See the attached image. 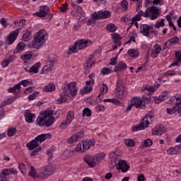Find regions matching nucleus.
I'll return each mask as SVG.
<instances>
[{
    "mask_svg": "<svg viewBox=\"0 0 181 181\" xmlns=\"http://www.w3.org/2000/svg\"><path fill=\"white\" fill-rule=\"evenodd\" d=\"M153 5L162 6V5H163V0H153Z\"/></svg>",
    "mask_w": 181,
    "mask_h": 181,
    "instance_id": "nucleus-64",
    "label": "nucleus"
},
{
    "mask_svg": "<svg viewBox=\"0 0 181 181\" xmlns=\"http://www.w3.org/2000/svg\"><path fill=\"white\" fill-rule=\"evenodd\" d=\"M64 93L60 95L59 98L57 100L59 104L62 103H69L71 100V97L77 95V83L76 82H71L67 85V89L66 87L63 88Z\"/></svg>",
    "mask_w": 181,
    "mask_h": 181,
    "instance_id": "nucleus-1",
    "label": "nucleus"
},
{
    "mask_svg": "<svg viewBox=\"0 0 181 181\" xmlns=\"http://www.w3.org/2000/svg\"><path fill=\"white\" fill-rule=\"evenodd\" d=\"M168 103L174 106L173 108H167L168 114L173 115V114L178 112L180 117H181V95L177 94L171 97Z\"/></svg>",
    "mask_w": 181,
    "mask_h": 181,
    "instance_id": "nucleus-5",
    "label": "nucleus"
},
{
    "mask_svg": "<svg viewBox=\"0 0 181 181\" xmlns=\"http://www.w3.org/2000/svg\"><path fill=\"white\" fill-rule=\"evenodd\" d=\"M167 153L168 155H177V152L176 151V146L169 148L167 150Z\"/></svg>",
    "mask_w": 181,
    "mask_h": 181,
    "instance_id": "nucleus-50",
    "label": "nucleus"
},
{
    "mask_svg": "<svg viewBox=\"0 0 181 181\" xmlns=\"http://www.w3.org/2000/svg\"><path fill=\"white\" fill-rule=\"evenodd\" d=\"M1 175L3 177H5V176H9L10 175H18V170L15 168H6L2 170Z\"/></svg>",
    "mask_w": 181,
    "mask_h": 181,
    "instance_id": "nucleus-23",
    "label": "nucleus"
},
{
    "mask_svg": "<svg viewBox=\"0 0 181 181\" xmlns=\"http://www.w3.org/2000/svg\"><path fill=\"white\" fill-rule=\"evenodd\" d=\"M120 5L123 11H127L128 9V1L127 0L122 1Z\"/></svg>",
    "mask_w": 181,
    "mask_h": 181,
    "instance_id": "nucleus-56",
    "label": "nucleus"
},
{
    "mask_svg": "<svg viewBox=\"0 0 181 181\" xmlns=\"http://www.w3.org/2000/svg\"><path fill=\"white\" fill-rule=\"evenodd\" d=\"M83 117H91V110L88 107L83 109Z\"/></svg>",
    "mask_w": 181,
    "mask_h": 181,
    "instance_id": "nucleus-52",
    "label": "nucleus"
},
{
    "mask_svg": "<svg viewBox=\"0 0 181 181\" xmlns=\"http://www.w3.org/2000/svg\"><path fill=\"white\" fill-rule=\"evenodd\" d=\"M97 21H98V18L94 17V13H93V14L92 15V18L88 20L86 24L88 26H94Z\"/></svg>",
    "mask_w": 181,
    "mask_h": 181,
    "instance_id": "nucleus-41",
    "label": "nucleus"
},
{
    "mask_svg": "<svg viewBox=\"0 0 181 181\" xmlns=\"http://www.w3.org/2000/svg\"><path fill=\"white\" fill-rule=\"evenodd\" d=\"M104 103H112V104H115V105H119L121 104V102H119L117 99H104Z\"/></svg>",
    "mask_w": 181,
    "mask_h": 181,
    "instance_id": "nucleus-47",
    "label": "nucleus"
},
{
    "mask_svg": "<svg viewBox=\"0 0 181 181\" xmlns=\"http://www.w3.org/2000/svg\"><path fill=\"white\" fill-rule=\"evenodd\" d=\"M78 49V47H77V44H74V45L73 47H71V48H69V49L67 52L68 54H72V53H77Z\"/></svg>",
    "mask_w": 181,
    "mask_h": 181,
    "instance_id": "nucleus-45",
    "label": "nucleus"
},
{
    "mask_svg": "<svg viewBox=\"0 0 181 181\" xmlns=\"http://www.w3.org/2000/svg\"><path fill=\"white\" fill-rule=\"evenodd\" d=\"M71 155H73V151H71L70 150H66L62 156V159H69L70 158V156H71Z\"/></svg>",
    "mask_w": 181,
    "mask_h": 181,
    "instance_id": "nucleus-44",
    "label": "nucleus"
},
{
    "mask_svg": "<svg viewBox=\"0 0 181 181\" xmlns=\"http://www.w3.org/2000/svg\"><path fill=\"white\" fill-rule=\"evenodd\" d=\"M117 60H118V57L117 56H116L115 57H112V58L110 59V61L109 64L111 66H115V64H117Z\"/></svg>",
    "mask_w": 181,
    "mask_h": 181,
    "instance_id": "nucleus-61",
    "label": "nucleus"
},
{
    "mask_svg": "<svg viewBox=\"0 0 181 181\" xmlns=\"http://www.w3.org/2000/svg\"><path fill=\"white\" fill-rule=\"evenodd\" d=\"M37 125L40 127H52L54 124L53 110H45L40 113L36 120Z\"/></svg>",
    "mask_w": 181,
    "mask_h": 181,
    "instance_id": "nucleus-3",
    "label": "nucleus"
},
{
    "mask_svg": "<svg viewBox=\"0 0 181 181\" xmlns=\"http://www.w3.org/2000/svg\"><path fill=\"white\" fill-rule=\"evenodd\" d=\"M51 138H52V134L48 133V134H40L37 137H35V139L39 144H42V142H45L46 139H50Z\"/></svg>",
    "mask_w": 181,
    "mask_h": 181,
    "instance_id": "nucleus-22",
    "label": "nucleus"
},
{
    "mask_svg": "<svg viewBox=\"0 0 181 181\" xmlns=\"http://www.w3.org/2000/svg\"><path fill=\"white\" fill-rule=\"evenodd\" d=\"M95 144V141H94V140H88L86 141H83L82 146L83 148V151L85 152V151H88V149H90V148H93V146H94Z\"/></svg>",
    "mask_w": 181,
    "mask_h": 181,
    "instance_id": "nucleus-24",
    "label": "nucleus"
},
{
    "mask_svg": "<svg viewBox=\"0 0 181 181\" xmlns=\"http://www.w3.org/2000/svg\"><path fill=\"white\" fill-rule=\"evenodd\" d=\"M39 94V92H37V91H35V92H34L33 94H31V95H30L29 96H28V100H30V101H32V100H35V98H36V97H37V95Z\"/></svg>",
    "mask_w": 181,
    "mask_h": 181,
    "instance_id": "nucleus-60",
    "label": "nucleus"
},
{
    "mask_svg": "<svg viewBox=\"0 0 181 181\" xmlns=\"http://www.w3.org/2000/svg\"><path fill=\"white\" fill-rule=\"evenodd\" d=\"M90 84H94V80L92 81H87L86 84L83 88V90L80 91V94L83 95V94H88V93H91L93 90V87Z\"/></svg>",
    "mask_w": 181,
    "mask_h": 181,
    "instance_id": "nucleus-20",
    "label": "nucleus"
},
{
    "mask_svg": "<svg viewBox=\"0 0 181 181\" xmlns=\"http://www.w3.org/2000/svg\"><path fill=\"white\" fill-rule=\"evenodd\" d=\"M152 140H151V139H147L144 140V142H141L140 148H149V146H152Z\"/></svg>",
    "mask_w": 181,
    "mask_h": 181,
    "instance_id": "nucleus-39",
    "label": "nucleus"
},
{
    "mask_svg": "<svg viewBox=\"0 0 181 181\" xmlns=\"http://www.w3.org/2000/svg\"><path fill=\"white\" fill-rule=\"evenodd\" d=\"M163 127H156L152 130V135H163L165 129H162Z\"/></svg>",
    "mask_w": 181,
    "mask_h": 181,
    "instance_id": "nucleus-31",
    "label": "nucleus"
},
{
    "mask_svg": "<svg viewBox=\"0 0 181 181\" xmlns=\"http://www.w3.org/2000/svg\"><path fill=\"white\" fill-rule=\"evenodd\" d=\"M132 104H133L136 108H142V99L134 97L132 100Z\"/></svg>",
    "mask_w": 181,
    "mask_h": 181,
    "instance_id": "nucleus-29",
    "label": "nucleus"
},
{
    "mask_svg": "<svg viewBox=\"0 0 181 181\" xmlns=\"http://www.w3.org/2000/svg\"><path fill=\"white\" fill-rule=\"evenodd\" d=\"M75 43L77 45L78 50H83V49H86V47L91 46V40H80L76 41Z\"/></svg>",
    "mask_w": 181,
    "mask_h": 181,
    "instance_id": "nucleus-16",
    "label": "nucleus"
},
{
    "mask_svg": "<svg viewBox=\"0 0 181 181\" xmlns=\"http://www.w3.org/2000/svg\"><path fill=\"white\" fill-rule=\"evenodd\" d=\"M107 30L108 32H115L117 30V28L115 27V25L114 24H109L106 26Z\"/></svg>",
    "mask_w": 181,
    "mask_h": 181,
    "instance_id": "nucleus-54",
    "label": "nucleus"
},
{
    "mask_svg": "<svg viewBox=\"0 0 181 181\" xmlns=\"http://www.w3.org/2000/svg\"><path fill=\"white\" fill-rule=\"evenodd\" d=\"M30 170L29 173V175L33 177V179H37V177L39 178V174H37V173L36 172V169L35 168V167L30 166Z\"/></svg>",
    "mask_w": 181,
    "mask_h": 181,
    "instance_id": "nucleus-37",
    "label": "nucleus"
},
{
    "mask_svg": "<svg viewBox=\"0 0 181 181\" xmlns=\"http://www.w3.org/2000/svg\"><path fill=\"white\" fill-rule=\"evenodd\" d=\"M21 84H16L13 87H11L8 89V93H13L14 95H18L21 91Z\"/></svg>",
    "mask_w": 181,
    "mask_h": 181,
    "instance_id": "nucleus-27",
    "label": "nucleus"
},
{
    "mask_svg": "<svg viewBox=\"0 0 181 181\" xmlns=\"http://www.w3.org/2000/svg\"><path fill=\"white\" fill-rule=\"evenodd\" d=\"M112 37L115 43V45H118V46H121V39H122V37H121V36L119 35L118 33H115L114 34L112 35Z\"/></svg>",
    "mask_w": 181,
    "mask_h": 181,
    "instance_id": "nucleus-36",
    "label": "nucleus"
},
{
    "mask_svg": "<svg viewBox=\"0 0 181 181\" xmlns=\"http://www.w3.org/2000/svg\"><path fill=\"white\" fill-rule=\"evenodd\" d=\"M109 158H110L112 162H113L112 166L119 169L123 172V173H125L129 170V165H128V163L125 161L124 160H119L118 158H119V155L117 154L115 152H112L109 154Z\"/></svg>",
    "mask_w": 181,
    "mask_h": 181,
    "instance_id": "nucleus-4",
    "label": "nucleus"
},
{
    "mask_svg": "<svg viewBox=\"0 0 181 181\" xmlns=\"http://www.w3.org/2000/svg\"><path fill=\"white\" fill-rule=\"evenodd\" d=\"M127 69V64L124 63L123 62H119L117 66L115 67V71H124V70Z\"/></svg>",
    "mask_w": 181,
    "mask_h": 181,
    "instance_id": "nucleus-30",
    "label": "nucleus"
},
{
    "mask_svg": "<svg viewBox=\"0 0 181 181\" xmlns=\"http://www.w3.org/2000/svg\"><path fill=\"white\" fill-rule=\"evenodd\" d=\"M27 148L29 151H33L35 148H39V143L36 141V139L32 140L26 144Z\"/></svg>",
    "mask_w": 181,
    "mask_h": 181,
    "instance_id": "nucleus-26",
    "label": "nucleus"
},
{
    "mask_svg": "<svg viewBox=\"0 0 181 181\" xmlns=\"http://www.w3.org/2000/svg\"><path fill=\"white\" fill-rule=\"evenodd\" d=\"M181 38L177 37H174L168 40L163 46V49H168V47H170V46H176V45H180Z\"/></svg>",
    "mask_w": 181,
    "mask_h": 181,
    "instance_id": "nucleus-14",
    "label": "nucleus"
},
{
    "mask_svg": "<svg viewBox=\"0 0 181 181\" xmlns=\"http://www.w3.org/2000/svg\"><path fill=\"white\" fill-rule=\"evenodd\" d=\"M70 125V123H69L67 121L64 120L62 121L59 124V129H62V131H64V129H66L67 127Z\"/></svg>",
    "mask_w": 181,
    "mask_h": 181,
    "instance_id": "nucleus-48",
    "label": "nucleus"
},
{
    "mask_svg": "<svg viewBox=\"0 0 181 181\" xmlns=\"http://www.w3.org/2000/svg\"><path fill=\"white\" fill-rule=\"evenodd\" d=\"M93 57H94L93 55H90L89 58L87 59L85 64V67L86 69H91V66L94 64V61L93 60Z\"/></svg>",
    "mask_w": 181,
    "mask_h": 181,
    "instance_id": "nucleus-40",
    "label": "nucleus"
},
{
    "mask_svg": "<svg viewBox=\"0 0 181 181\" xmlns=\"http://www.w3.org/2000/svg\"><path fill=\"white\" fill-rule=\"evenodd\" d=\"M37 56L38 54L36 50L28 51L21 56V59L24 62V63H28L30 59H35V57H37Z\"/></svg>",
    "mask_w": 181,
    "mask_h": 181,
    "instance_id": "nucleus-12",
    "label": "nucleus"
},
{
    "mask_svg": "<svg viewBox=\"0 0 181 181\" xmlns=\"http://www.w3.org/2000/svg\"><path fill=\"white\" fill-rule=\"evenodd\" d=\"M105 158V153H100L96 154L95 156H85L83 158L84 162L88 165L90 168H95L97 165H100L101 161Z\"/></svg>",
    "mask_w": 181,
    "mask_h": 181,
    "instance_id": "nucleus-6",
    "label": "nucleus"
},
{
    "mask_svg": "<svg viewBox=\"0 0 181 181\" xmlns=\"http://www.w3.org/2000/svg\"><path fill=\"white\" fill-rule=\"evenodd\" d=\"M115 97L118 100L125 98V87L124 86V81L121 79H118L117 82Z\"/></svg>",
    "mask_w": 181,
    "mask_h": 181,
    "instance_id": "nucleus-10",
    "label": "nucleus"
},
{
    "mask_svg": "<svg viewBox=\"0 0 181 181\" xmlns=\"http://www.w3.org/2000/svg\"><path fill=\"white\" fill-rule=\"evenodd\" d=\"M153 118V116L151 115H146L139 124L135 125L132 127V132H136V131H142V129L148 128L149 122H151V119H152Z\"/></svg>",
    "mask_w": 181,
    "mask_h": 181,
    "instance_id": "nucleus-7",
    "label": "nucleus"
},
{
    "mask_svg": "<svg viewBox=\"0 0 181 181\" xmlns=\"http://www.w3.org/2000/svg\"><path fill=\"white\" fill-rule=\"evenodd\" d=\"M84 136V132H79L77 134H75L72 136L69 137L67 139V144H74V142H77V141H80L81 138Z\"/></svg>",
    "mask_w": 181,
    "mask_h": 181,
    "instance_id": "nucleus-17",
    "label": "nucleus"
},
{
    "mask_svg": "<svg viewBox=\"0 0 181 181\" xmlns=\"http://www.w3.org/2000/svg\"><path fill=\"white\" fill-rule=\"evenodd\" d=\"M152 29V26H149L146 24H143L140 27V33L144 35V36H146V37H148L150 35L149 30Z\"/></svg>",
    "mask_w": 181,
    "mask_h": 181,
    "instance_id": "nucleus-21",
    "label": "nucleus"
},
{
    "mask_svg": "<svg viewBox=\"0 0 181 181\" xmlns=\"http://www.w3.org/2000/svg\"><path fill=\"white\" fill-rule=\"evenodd\" d=\"M25 47H26V45L23 42H20L17 45L16 48L13 50V53L14 54L19 53V52H22L25 50Z\"/></svg>",
    "mask_w": 181,
    "mask_h": 181,
    "instance_id": "nucleus-35",
    "label": "nucleus"
},
{
    "mask_svg": "<svg viewBox=\"0 0 181 181\" xmlns=\"http://www.w3.org/2000/svg\"><path fill=\"white\" fill-rule=\"evenodd\" d=\"M145 15V11H140L138 12V13L132 18V23H131V26L134 25V23L138 22V21H141L142 16L144 17Z\"/></svg>",
    "mask_w": 181,
    "mask_h": 181,
    "instance_id": "nucleus-28",
    "label": "nucleus"
},
{
    "mask_svg": "<svg viewBox=\"0 0 181 181\" xmlns=\"http://www.w3.org/2000/svg\"><path fill=\"white\" fill-rule=\"evenodd\" d=\"M24 115L25 117V121L28 124H32V122H33V118L36 117L35 114L30 112V110H26L24 113Z\"/></svg>",
    "mask_w": 181,
    "mask_h": 181,
    "instance_id": "nucleus-25",
    "label": "nucleus"
},
{
    "mask_svg": "<svg viewBox=\"0 0 181 181\" xmlns=\"http://www.w3.org/2000/svg\"><path fill=\"white\" fill-rule=\"evenodd\" d=\"M40 67H42V63L37 62L33 65L30 69H25V71H27V73H30V74H37V73H39V70H40Z\"/></svg>",
    "mask_w": 181,
    "mask_h": 181,
    "instance_id": "nucleus-18",
    "label": "nucleus"
},
{
    "mask_svg": "<svg viewBox=\"0 0 181 181\" xmlns=\"http://www.w3.org/2000/svg\"><path fill=\"white\" fill-rule=\"evenodd\" d=\"M164 25H165V19L163 18L160 20V22H158L156 24L155 28H156V29H159V28H163Z\"/></svg>",
    "mask_w": 181,
    "mask_h": 181,
    "instance_id": "nucleus-55",
    "label": "nucleus"
},
{
    "mask_svg": "<svg viewBox=\"0 0 181 181\" xmlns=\"http://www.w3.org/2000/svg\"><path fill=\"white\" fill-rule=\"evenodd\" d=\"M127 53L131 57H138L139 56V51L136 49H129Z\"/></svg>",
    "mask_w": 181,
    "mask_h": 181,
    "instance_id": "nucleus-42",
    "label": "nucleus"
},
{
    "mask_svg": "<svg viewBox=\"0 0 181 181\" xmlns=\"http://www.w3.org/2000/svg\"><path fill=\"white\" fill-rule=\"evenodd\" d=\"M160 50H162V49H160V47L158 46L157 47H156L155 50L151 51V57H158V54H159Z\"/></svg>",
    "mask_w": 181,
    "mask_h": 181,
    "instance_id": "nucleus-49",
    "label": "nucleus"
},
{
    "mask_svg": "<svg viewBox=\"0 0 181 181\" xmlns=\"http://www.w3.org/2000/svg\"><path fill=\"white\" fill-rule=\"evenodd\" d=\"M18 36H19V29L11 32L7 37L8 45H12L14 40H16V39H18Z\"/></svg>",
    "mask_w": 181,
    "mask_h": 181,
    "instance_id": "nucleus-19",
    "label": "nucleus"
},
{
    "mask_svg": "<svg viewBox=\"0 0 181 181\" xmlns=\"http://www.w3.org/2000/svg\"><path fill=\"white\" fill-rule=\"evenodd\" d=\"M168 100V93L163 92L157 99L155 100L156 104H160L162 101Z\"/></svg>",
    "mask_w": 181,
    "mask_h": 181,
    "instance_id": "nucleus-32",
    "label": "nucleus"
},
{
    "mask_svg": "<svg viewBox=\"0 0 181 181\" xmlns=\"http://www.w3.org/2000/svg\"><path fill=\"white\" fill-rule=\"evenodd\" d=\"M54 151V150L53 148H49L46 151L47 155L49 156V159H52Z\"/></svg>",
    "mask_w": 181,
    "mask_h": 181,
    "instance_id": "nucleus-62",
    "label": "nucleus"
},
{
    "mask_svg": "<svg viewBox=\"0 0 181 181\" xmlns=\"http://www.w3.org/2000/svg\"><path fill=\"white\" fill-rule=\"evenodd\" d=\"M49 39V34L46 30H40L35 35L34 39L30 42L28 45V47L31 49H37L39 50L45 43H46V40Z\"/></svg>",
    "mask_w": 181,
    "mask_h": 181,
    "instance_id": "nucleus-2",
    "label": "nucleus"
},
{
    "mask_svg": "<svg viewBox=\"0 0 181 181\" xmlns=\"http://www.w3.org/2000/svg\"><path fill=\"white\" fill-rule=\"evenodd\" d=\"M73 119H74V112L73 110L69 111L65 120L67 121L68 124H71Z\"/></svg>",
    "mask_w": 181,
    "mask_h": 181,
    "instance_id": "nucleus-34",
    "label": "nucleus"
},
{
    "mask_svg": "<svg viewBox=\"0 0 181 181\" xmlns=\"http://www.w3.org/2000/svg\"><path fill=\"white\" fill-rule=\"evenodd\" d=\"M16 132H18V130H16L15 127H11L7 132V135L8 136H13Z\"/></svg>",
    "mask_w": 181,
    "mask_h": 181,
    "instance_id": "nucleus-51",
    "label": "nucleus"
},
{
    "mask_svg": "<svg viewBox=\"0 0 181 181\" xmlns=\"http://www.w3.org/2000/svg\"><path fill=\"white\" fill-rule=\"evenodd\" d=\"M50 11V8L47 7V6H41L40 7V11L36 13L37 16H39V18H45V16H47L48 18V21L52 20L53 18V15L52 13H49Z\"/></svg>",
    "mask_w": 181,
    "mask_h": 181,
    "instance_id": "nucleus-11",
    "label": "nucleus"
},
{
    "mask_svg": "<svg viewBox=\"0 0 181 181\" xmlns=\"http://www.w3.org/2000/svg\"><path fill=\"white\" fill-rule=\"evenodd\" d=\"M47 64L43 67L42 70V74H48L53 70L54 67V62L53 59H48L47 62Z\"/></svg>",
    "mask_w": 181,
    "mask_h": 181,
    "instance_id": "nucleus-15",
    "label": "nucleus"
},
{
    "mask_svg": "<svg viewBox=\"0 0 181 181\" xmlns=\"http://www.w3.org/2000/svg\"><path fill=\"white\" fill-rule=\"evenodd\" d=\"M42 90L45 93H52V91H54L56 90V86L53 83H49V85L45 86Z\"/></svg>",
    "mask_w": 181,
    "mask_h": 181,
    "instance_id": "nucleus-33",
    "label": "nucleus"
},
{
    "mask_svg": "<svg viewBox=\"0 0 181 181\" xmlns=\"http://www.w3.org/2000/svg\"><path fill=\"white\" fill-rule=\"evenodd\" d=\"M124 144L126 146H129V148H132L135 146V141L132 139H127L124 140Z\"/></svg>",
    "mask_w": 181,
    "mask_h": 181,
    "instance_id": "nucleus-43",
    "label": "nucleus"
},
{
    "mask_svg": "<svg viewBox=\"0 0 181 181\" xmlns=\"http://www.w3.org/2000/svg\"><path fill=\"white\" fill-rule=\"evenodd\" d=\"M101 73L102 74H111V73H112V71L111 70V69L109 68H103L101 70Z\"/></svg>",
    "mask_w": 181,
    "mask_h": 181,
    "instance_id": "nucleus-59",
    "label": "nucleus"
},
{
    "mask_svg": "<svg viewBox=\"0 0 181 181\" xmlns=\"http://www.w3.org/2000/svg\"><path fill=\"white\" fill-rule=\"evenodd\" d=\"M155 88V86H146L143 88L142 91H148L149 93H154L156 90Z\"/></svg>",
    "mask_w": 181,
    "mask_h": 181,
    "instance_id": "nucleus-53",
    "label": "nucleus"
},
{
    "mask_svg": "<svg viewBox=\"0 0 181 181\" xmlns=\"http://www.w3.org/2000/svg\"><path fill=\"white\" fill-rule=\"evenodd\" d=\"M160 15V9L155 6L147 8L144 11V18H149L151 21L158 19Z\"/></svg>",
    "mask_w": 181,
    "mask_h": 181,
    "instance_id": "nucleus-9",
    "label": "nucleus"
},
{
    "mask_svg": "<svg viewBox=\"0 0 181 181\" xmlns=\"http://www.w3.org/2000/svg\"><path fill=\"white\" fill-rule=\"evenodd\" d=\"M81 146H83L82 143H78L77 146L74 149L75 152H84V149L81 148Z\"/></svg>",
    "mask_w": 181,
    "mask_h": 181,
    "instance_id": "nucleus-58",
    "label": "nucleus"
},
{
    "mask_svg": "<svg viewBox=\"0 0 181 181\" xmlns=\"http://www.w3.org/2000/svg\"><path fill=\"white\" fill-rule=\"evenodd\" d=\"M111 16V12L109 11H99L94 12V18H96L98 21L99 19H107Z\"/></svg>",
    "mask_w": 181,
    "mask_h": 181,
    "instance_id": "nucleus-13",
    "label": "nucleus"
},
{
    "mask_svg": "<svg viewBox=\"0 0 181 181\" xmlns=\"http://www.w3.org/2000/svg\"><path fill=\"white\" fill-rule=\"evenodd\" d=\"M32 39V32L30 31H27L23 35L22 37V42H29Z\"/></svg>",
    "mask_w": 181,
    "mask_h": 181,
    "instance_id": "nucleus-38",
    "label": "nucleus"
},
{
    "mask_svg": "<svg viewBox=\"0 0 181 181\" xmlns=\"http://www.w3.org/2000/svg\"><path fill=\"white\" fill-rule=\"evenodd\" d=\"M93 2H97V5L101 6V5H105L107 4V0H93Z\"/></svg>",
    "mask_w": 181,
    "mask_h": 181,
    "instance_id": "nucleus-63",
    "label": "nucleus"
},
{
    "mask_svg": "<svg viewBox=\"0 0 181 181\" xmlns=\"http://www.w3.org/2000/svg\"><path fill=\"white\" fill-rule=\"evenodd\" d=\"M121 22H124V23H129L131 25L132 18H131L130 16L126 15L121 18Z\"/></svg>",
    "mask_w": 181,
    "mask_h": 181,
    "instance_id": "nucleus-46",
    "label": "nucleus"
},
{
    "mask_svg": "<svg viewBox=\"0 0 181 181\" xmlns=\"http://www.w3.org/2000/svg\"><path fill=\"white\" fill-rule=\"evenodd\" d=\"M18 168L21 172V173H23L25 175V173H26V165L23 164V163H20L18 165Z\"/></svg>",
    "mask_w": 181,
    "mask_h": 181,
    "instance_id": "nucleus-57",
    "label": "nucleus"
},
{
    "mask_svg": "<svg viewBox=\"0 0 181 181\" xmlns=\"http://www.w3.org/2000/svg\"><path fill=\"white\" fill-rule=\"evenodd\" d=\"M54 172V166L53 164L49 163L42 168L38 173V179H46L49 176H52Z\"/></svg>",
    "mask_w": 181,
    "mask_h": 181,
    "instance_id": "nucleus-8",
    "label": "nucleus"
}]
</instances>
